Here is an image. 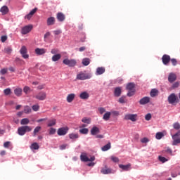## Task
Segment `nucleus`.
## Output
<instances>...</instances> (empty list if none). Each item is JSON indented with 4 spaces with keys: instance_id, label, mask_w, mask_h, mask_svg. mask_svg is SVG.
Wrapping results in <instances>:
<instances>
[{
    "instance_id": "nucleus-1",
    "label": "nucleus",
    "mask_w": 180,
    "mask_h": 180,
    "mask_svg": "<svg viewBox=\"0 0 180 180\" xmlns=\"http://www.w3.org/2000/svg\"><path fill=\"white\" fill-rule=\"evenodd\" d=\"M91 77L92 76L91 75L82 71L77 73L76 79H78L79 81H85V79H91Z\"/></svg>"
},
{
    "instance_id": "nucleus-2",
    "label": "nucleus",
    "mask_w": 180,
    "mask_h": 180,
    "mask_svg": "<svg viewBox=\"0 0 180 180\" xmlns=\"http://www.w3.org/2000/svg\"><path fill=\"white\" fill-rule=\"evenodd\" d=\"M32 131V128L30 126H22L18 129V133L19 136H25L27 132Z\"/></svg>"
},
{
    "instance_id": "nucleus-3",
    "label": "nucleus",
    "mask_w": 180,
    "mask_h": 180,
    "mask_svg": "<svg viewBox=\"0 0 180 180\" xmlns=\"http://www.w3.org/2000/svg\"><path fill=\"white\" fill-rule=\"evenodd\" d=\"M126 89L128 91L127 96H133L134 94H136V89H134V83H129L127 86Z\"/></svg>"
},
{
    "instance_id": "nucleus-4",
    "label": "nucleus",
    "mask_w": 180,
    "mask_h": 180,
    "mask_svg": "<svg viewBox=\"0 0 180 180\" xmlns=\"http://www.w3.org/2000/svg\"><path fill=\"white\" fill-rule=\"evenodd\" d=\"M63 63L65 65H68V67H75V65H77V60L75 59L65 58L63 60Z\"/></svg>"
},
{
    "instance_id": "nucleus-5",
    "label": "nucleus",
    "mask_w": 180,
    "mask_h": 180,
    "mask_svg": "<svg viewBox=\"0 0 180 180\" xmlns=\"http://www.w3.org/2000/svg\"><path fill=\"white\" fill-rule=\"evenodd\" d=\"M167 101L170 105H174V103H177L178 96L175 94H171L167 98Z\"/></svg>"
},
{
    "instance_id": "nucleus-6",
    "label": "nucleus",
    "mask_w": 180,
    "mask_h": 180,
    "mask_svg": "<svg viewBox=\"0 0 180 180\" xmlns=\"http://www.w3.org/2000/svg\"><path fill=\"white\" fill-rule=\"evenodd\" d=\"M124 119V120H131V122H137V114H127Z\"/></svg>"
},
{
    "instance_id": "nucleus-7",
    "label": "nucleus",
    "mask_w": 180,
    "mask_h": 180,
    "mask_svg": "<svg viewBox=\"0 0 180 180\" xmlns=\"http://www.w3.org/2000/svg\"><path fill=\"white\" fill-rule=\"evenodd\" d=\"M33 29V25H28L25 27H23L21 30L22 34H27V33H30L32 32V30Z\"/></svg>"
},
{
    "instance_id": "nucleus-8",
    "label": "nucleus",
    "mask_w": 180,
    "mask_h": 180,
    "mask_svg": "<svg viewBox=\"0 0 180 180\" xmlns=\"http://www.w3.org/2000/svg\"><path fill=\"white\" fill-rule=\"evenodd\" d=\"M20 53L22 57L25 60L29 58V54H27V48L26 46H22L20 50Z\"/></svg>"
},
{
    "instance_id": "nucleus-9",
    "label": "nucleus",
    "mask_w": 180,
    "mask_h": 180,
    "mask_svg": "<svg viewBox=\"0 0 180 180\" xmlns=\"http://www.w3.org/2000/svg\"><path fill=\"white\" fill-rule=\"evenodd\" d=\"M35 98L38 101H44L47 98V94L44 91H41L35 96Z\"/></svg>"
},
{
    "instance_id": "nucleus-10",
    "label": "nucleus",
    "mask_w": 180,
    "mask_h": 180,
    "mask_svg": "<svg viewBox=\"0 0 180 180\" xmlns=\"http://www.w3.org/2000/svg\"><path fill=\"white\" fill-rule=\"evenodd\" d=\"M68 133V127H61L58 129V136H65Z\"/></svg>"
},
{
    "instance_id": "nucleus-11",
    "label": "nucleus",
    "mask_w": 180,
    "mask_h": 180,
    "mask_svg": "<svg viewBox=\"0 0 180 180\" xmlns=\"http://www.w3.org/2000/svg\"><path fill=\"white\" fill-rule=\"evenodd\" d=\"M162 61L165 65H168V64H169V61H171V56L167 54L163 55L162 57Z\"/></svg>"
},
{
    "instance_id": "nucleus-12",
    "label": "nucleus",
    "mask_w": 180,
    "mask_h": 180,
    "mask_svg": "<svg viewBox=\"0 0 180 180\" xmlns=\"http://www.w3.org/2000/svg\"><path fill=\"white\" fill-rule=\"evenodd\" d=\"M168 81L169 82H170V84H172V82H175V81H176V74L174 72L169 73L168 76Z\"/></svg>"
},
{
    "instance_id": "nucleus-13",
    "label": "nucleus",
    "mask_w": 180,
    "mask_h": 180,
    "mask_svg": "<svg viewBox=\"0 0 180 180\" xmlns=\"http://www.w3.org/2000/svg\"><path fill=\"white\" fill-rule=\"evenodd\" d=\"M150 97L145 96L139 101V103L140 105H147V103H150Z\"/></svg>"
},
{
    "instance_id": "nucleus-14",
    "label": "nucleus",
    "mask_w": 180,
    "mask_h": 180,
    "mask_svg": "<svg viewBox=\"0 0 180 180\" xmlns=\"http://www.w3.org/2000/svg\"><path fill=\"white\" fill-rule=\"evenodd\" d=\"M56 124H57V120H56V118H51L48 120V127H53V126H56Z\"/></svg>"
},
{
    "instance_id": "nucleus-15",
    "label": "nucleus",
    "mask_w": 180,
    "mask_h": 180,
    "mask_svg": "<svg viewBox=\"0 0 180 180\" xmlns=\"http://www.w3.org/2000/svg\"><path fill=\"white\" fill-rule=\"evenodd\" d=\"M47 51L45 49H40V48H37L35 49V53L37 55V56H43V54H46V52Z\"/></svg>"
},
{
    "instance_id": "nucleus-16",
    "label": "nucleus",
    "mask_w": 180,
    "mask_h": 180,
    "mask_svg": "<svg viewBox=\"0 0 180 180\" xmlns=\"http://www.w3.org/2000/svg\"><path fill=\"white\" fill-rule=\"evenodd\" d=\"M56 18L58 22H64L65 20V15L61 12L57 13Z\"/></svg>"
},
{
    "instance_id": "nucleus-17",
    "label": "nucleus",
    "mask_w": 180,
    "mask_h": 180,
    "mask_svg": "<svg viewBox=\"0 0 180 180\" xmlns=\"http://www.w3.org/2000/svg\"><path fill=\"white\" fill-rule=\"evenodd\" d=\"M106 70L103 67H100L96 68V75H102V74H105Z\"/></svg>"
},
{
    "instance_id": "nucleus-18",
    "label": "nucleus",
    "mask_w": 180,
    "mask_h": 180,
    "mask_svg": "<svg viewBox=\"0 0 180 180\" xmlns=\"http://www.w3.org/2000/svg\"><path fill=\"white\" fill-rule=\"evenodd\" d=\"M119 167L122 171H129L131 168V164L129 163L126 165H119Z\"/></svg>"
},
{
    "instance_id": "nucleus-19",
    "label": "nucleus",
    "mask_w": 180,
    "mask_h": 180,
    "mask_svg": "<svg viewBox=\"0 0 180 180\" xmlns=\"http://www.w3.org/2000/svg\"><path fill=\"white\" fill-rule=\"evenodd\" d=\"M101 174H103V175H106L108 174H112V170L108 168L107 166H105V167L101 169Z\"/></svg>"
},
{
    "instance_id": "nucleus-20",
    "label": "nucleus",
    "mask_w": 180,
    "mask_h": 180,
    "mask_svg": "<svg viewBox=\"0 0 180 180\" xmlns=\"http://www.w3.org/2000/svg\"><path fill=\"white\" fill-rule=\"evenodd\" d=\"M100 131L97 127H93L90 131L91 136H96Z\"/></svg>"
},
{
    "instance_id": "nucleus-21",
    "label": "nucleus",
    "mask_w": 180,
    "mask_h": 180,
    "mask_svg": "<svg viewBox=\"0 0 180 180\" xmlns=\"http://www.w3.org/2000/svg\"><path fill=\"white\" fill-rule=\"evenodd\" d=\"M114 95L117 98H119L122 95V87H116L114 91Z\"/></svg>"
},
{
    "instance_id": "nucleus-22",
    "label": "nucleus",
    "mask_w": 180,
    "mask_h": 180,
    "mask_svg": "<svg viewBox=\"0 0 180 180\" xmlns=\"http://www.w3.org/2000/svg\"><path fill=\"white\" fill-rule=\"evenodd\" d=\"M80 99L86 100L89 98V94L86 91H83L79 94Z\"/></svg>"
},
{
    "instance_id": "nucleus-23",
    "label": "nucleus",
    "mask_w": 180,
    "mask_h": 180,
    "mask_svg": "<svg viewBox=\"0 0 180 180\" xmlns=\"http://www.w3.org/2000/svg\"><path fill=\"white\" fill-rule=\"evenodd\" d=\"M56 23V18L54 17H50L47 19L48 26H53Z\"/></svg>"
},
{
    "instance_id": "nucleus-24",
    "label": "nucleus",
    "mask_w": 180,
    "mask_h": 180,
    "mask_svg": "<svg viewBox=\"0 0 180 180\" xmlns=\"http://www.w3.org/2000/svg\"><path fill=\"white\" fill-rule=\"evenodd\" d=\"M22 92H23L22 88H16L14 89V94L16 96H22Z\"/></svg>"
},
{
    "instance_id": "nucleus-25",
    "label": "nucleus",
    "mask_w": 180,
    "mask_h": 180,
    "mask_svg": "<svg viewBox=\"0 0 180 180\" xmlns=\"http://www.w3.org/2000/svg\"><path fill=\"white\" fill-rule=\"evenodd\" d=\"M0 12H1L2 15H6L9 12V8L6 6H4L1 8Z\"/></svg>"
},
{
    "instance_id": "nucleus-26",
    "label": "nucleus",
    "mask_w": 180,
    "mask_h": 180,
    "mask_svg": "<svg viewBox=\"0 0 180 180\" xmlns=\"http://www.w3.org/2000/svg\"><path fill=\"white\" fill-rule=\"evenodd\" d=\"M74 99H75V94H70L68 95L67 102H68V103H71V102H72V101H74Z\"/></svg>"
},
{
    "instance_id": "nucleus-27",
    "label": "nucleus",
    "mask_w": 180,
    "mask_h": 180,
    "mask_svg": "<svg viewBox=\"0 0 180 180\" xmlns=\"http://www.w3.org/2000/svg\"><path fill=\"white\" fill-rule=\"evenodd\" d=\"M90 63H91V59L88 58H83L82 61V64H83V65H84L85 67H86L87 65H89Z\"/></svg>"
},
{
    "instance_id": "nucleus-28",
    "label": "nucleus",
    "mask_w": 180,
    "mask_h": 180,
    "mask_svg": "<svg viewBox=\"0 0 180 180\" xmlns=\"http://www.w3.org/2000/svg\"><path fill=\"white\" fill-rule=\"evenodd\" d=\"M111 115H112V113L110 112H105L103 116V120H105V122H108V120H109V119H110Z\"/></svg>"
},
{
    "instance_id": "nucleus-29",
    "label": "nucleus",
    "mask_w": 180,
    "mask_h": 180,
    "mask_svg": "<svg viewBox=\"0 0 180 180\" xmlns=\"http://www.w3.org/2000/svg\"><path fill=\"white\" fill-rule=\"evenodd\" d=\"M60 59H61V54L60 53H57L52 56V61L53 62L58 61V60H60Z\"/></svg>"
},
{
    "instance_id": "nucleus-30",
    "label": "nucleus",
    "mask_w": 180,
    "mask_h": 180,
    "mask_svg": "<svg viewBox=\"0 0 180 180\" xmlns=\"http://www.w3.org/2000/svg\"><path fill=\"white\" fill-rule=\"evenodd\" d=\"M79 137V135L78 134L72 133L69 134V139L70 140H77Z\"/></svg>"
},
{
    "instance_id": "nucleus-31",
    "label": "nucleus",
    "mask_w": 180,
    "mask_h": 180,
    "mask_svg": "<svg viewBox=\"0 0 180 180\" xmlns=\"http://www.w3.org/2000/svg\"><path fill=\"white\" fill-rule=\"evenodd\" d=\"M30 148L31 150H39L40 148V146H39V143L34 142L31 144Z\"/></svg>"
},
{
    "instance_id": "nucleus-32",
    "label": "nucleus",
    "mask_w": 180,
    "mask_h": 180,
    "mask_svg": "<svg viewBox=\"0 0 180 180\" xmlns=\"http://www.w3.org/2000/svg\"><path fill=\"white\" fill-rule=\"evenodd\" d=\"M24 113L26 115H29V113H32V108L29 107V105H25L24 107Z\"/></svg>"
},
{
    "instance_id": "nucleus-33",
    "label": "nucleus",
    "mask_w": 180,
    "mask_h": 180,
    "mask_svg": "<svg viewBox=\"0 0 180 180\" xmlns=\"http://www.w3.org/2000/svg\"><path fill=\"white\" fill-rule=\"evenodd\" d=\"M110 148H111V145H110V142H109L105 146H103L101 148V150L102 151H108V150H110Z\"/></svg>"
},
{
    "instance_id": "nucleus-34",
    "label": "nucleus",
    "mask_w": 180,
    "mask_h": 180,
    "mask_svg": "<svg viewBox=\"0 0 180 180\" xmlns=\"http://www.w3.org/2000/svg\"><path fill=\"white\" fill-rule=\"evenodd\" d=\"M158 95V90H157L156 89H153L151 90L150 96L152 98H154L155 96H157Z\"/></svg>"
},
{
    "instance_id": "nucleus-35",
    "label": "nucleus",
    "mask_w": 180,
    "mask_h": 180,
    "mask_svg": "<svg viewBox=\"0 0 180 180\" xmlns=\"http://www.w3.org/2000/svg\"><path fill=\"white\" fill-rule=\"evenodd\" d=\"M29 123H30V120L28 118H23L20 121V124L22 125L29 124Z\"/></svg>"
},
{
    "instance_id": "nucleus-36",
    "label": "nucleus",
    "mask_w": 180,
    "mask_h": 180,
    "mask_svg": "<svg viewBox=\"0 0 180 180\" xmlns=\"http://www.w3.org/2000/svg\"><path fill=\"white\" fill-rule=\"evenodd\" d=\"M79 131L81 134H88L89 130L88 129V128H83L79 129Z\"/></svg>"
},
{
    "instance_id": "nucleus-37",
    "label": "nucleus",
    "mask_w": 180,
    "mask_h": 180,
    "mask_svg": "<svg viewBox=\"0 0 180 180\" xmlns=\"http://www.w3.org/2000/svg\"><path fill=\"white\" fill-rule=\"evenodd\" d=\"M4 53L6 54H11L12 53V47L11 46H7L4 49Z\"/></svg>"
},
{
    "instance_id": "nucleus-38",
    "label": "nucleus",
    "mask_w": 180,
    "mask_h": 180,
    "mask_svg": "<svg viewBox=\"0 0 180 180\" xmlns=\"http://www.w3.org/2000/svg\"><path fill=\"white\" fill-rule=\"evenodd\" d=\"M157 140H161L162 138L164 137V133L162 132H158L155 136Z\"/></svg>"
},
{
    "instance_id": "nucleus-39",
    "label": "nucleus",
    "mask_w": 180,
    "mask_h": 180,
    "mask_svg": "<svg viewBox=\"0 0 180 180\" xmlns=\"http://www.w3.org/2000/svg\"><path fill=\"white\" fill-rule=\"evenodd\" d=\"M80 158L82 161H84V162H88L89 161V158L86 155H81Z\"/></svg>"
},
{
    "instance_id": "nucleus-40",
    "label": "nucleus",
    "mask_w": 180,
    "mask_h": 180,
    "mask_svg": "<svg viewBox=\"0 0 180 180\" xmlns=\"http://www.w3.org/2000/svg\"><path fill=\"white\" fill-rule=\"evenodd\" d=\"M82 122L83 123H86V124H91V119L87 117L82 118Z\"/></svg>"
},
{
    "instance_id": "nucleus-41",
    "label": "nucleus",
    "mask_w": 180,
    "mask_h": 180,
    "mask_svg": "<svg viewBox=\"0 0 180 180\" xmlns=\"http://www.w3.org/2000/svg\"><path fill=\"white\" fill-rule=\"evenodd\" d=\"M41 130V127H37L33 131V136H35L36 134H37V133H39V131H40Z\"/></svg>"
},
{
    "instance_id": "nucleus-42",
    "label": "nucleus",
    "mask_w": 180,
    "mask_h": 180,
    "mask_svg": "<svg viewBox=\"0 0 180 180\" xmlns=\"http://www.w3.org/2000/svg\"><path fill=\"white\" fill-rule=\"evenodd\" d=\"M163 154L167 153V154H172V150L169 148V147L165 148V150L162 151Z\"/></svg>"
},
{
    "instance_id": "nucleus-43",
    "label": "nucleus",
    "mask_w": 180,
    "mask_h": 180,
    "mask_svg": "<svg viewBox=\"0 0 180 180\" xmlns=\"http://www.w3.org/2000/svg\"><path fill=\"white\" fill-rule=\"evenodd\" d=\"M4 94L8 96V95H11V94H12V90H11V88H7L6 89L4 90Z\"/></svg>"
},
{
    "instance_id": "nucleus-44",
    "label": "nucleus",
    "mask_w": 180,
    "mask_h": 180,
    "mask_svg": "<svg viewBox=\"0 0 180 180\" xmlns=\"http://www.w3.org/2000/svg\"><path fill=\"white\" fill-rule=\"evenodd\" d=\"M173 127L175 130H179L180 129V124L179 122H175L173 124Z\"/></svg>"
},
{
    "instance_id": "nucleus-45",
    "label": "nucleus",
    "mask_w": 180,
    "mask_h": 180,
    "mask_svg": "<svg viewBox=\"0 0 180 180\" xmlns=\"http://www.w3.org/2000/svg\"><path fill=\"white\" fill-rule=\"evenodd\" d=\"M176 144H180V138L173 139V146H176Z\"/></svg>"
},
{
    "instance_id": "nucleus-46",
    "label": "nucleus",
    "mask_w": 180,
    "mask_h": 180,
    "mask_svg": "<svg viewBox=\"0 0 180 180\" xmlns=\"http://www.w3.org/2000/svg\"><path fill=\"white\" fill-rule=\"evenodd\" d=\"M32 110H34V112H37L39 110V109H40V106L39 105V104H36L32 105Z\"/></svg>"
},
{
    "instance_id": "nucleus-47",
    "label": "nucleus",
    "mask_w": 180,
    "mask_h": 180,
    "mask_svg": "<svg viewBox=\"0 0 180 180\" xmlns=\"http://www.w3.org/2000/svg\"><path fill=\"white\" fill-rule=\"evenodd\" d=\"M159 161L164 163L167 162V161H168V159L165 158V157L159 156Z\"/></svg>"
},
{
    "instance_id": "nucleus-48",
    "label": "nucleus",
    "mask_w": 180,
    "mask_h": 180,
    "mask_svg": "<svg viewBox=\"0 0 180 180\" xmlns=\"http://www.w3.org/2000/svg\"><path fill=\"white\" fill-rule=\"evenodd\" d=\"M7 40H8V36L6 35L1 36V43H5Z\"/></svg>"
},
{
    "instance_id": "nucleus-49",
    "label": "nucleus",
    "mask_w": 180,
    "mask_h": 180,
    "mask_svg": "<svg viewBox=\"0 0 180 180\" xmlns=\"http://www.w3.org/2000/svg\"><path fill=\"white\" fill-rule=\"evenodd\" d=\"M98 111L100 112V115H103L106 112V109L105 108H98Z\"/></svg>"
},
{
    "instance_id": "nucleus-50",
    "label": "nucleus",
    "mask_w": 180,
    "mask_h": 180,
    "mask_svg": "<svg viewBox=\"0 0 180 180\" xmlns=\"http://www.w3.org/2000/svg\"><path fill=\"white\" fill-rule=\"evenodd\" d=\"M30 91V87L27 86H25L24 88H23V92L25 94H29V91Z\"/></svg>"
},
{
    "instance_id": "nucleus-51",
    "label": "nucleus",
    "mask_w": 180,
    "mask_h": 180,
    "mask_svg": "<svg viewBox=\"0 0 180 180\" xmlns=\"http://www.w3.org/2000/svg\"><path fill=\"white\" fill-rule=\"evenodd\" d=\"M178 137H180V130H179L174 135H172V139H178Z\"/></svg>"
},
{
    "instance_id": "nucleus-52",
    "label": "nucleus",
    "mask_w": 180,
    "mask_h": 180,
    "mask_svg": "<svg viewBox=\"0 0 180 180\" xmlns=\"http://www.w3.org/2000/svg\"><path fill=\"white\" fill-rule=\"evenodd\" d=\"M170 61H171L172 65H174V66H175L178 64V61L175 58L170 59Z\"/></svg>"
},
{
    "instance_id": "nucleus-53",
    "label": "nucleus",
    "mask_w": 180,
    "mask_h": 180,
    "mask_svg": "<svg viewBox=\"0 0 180 180\" xmlns=\"http://www.w3.org/2000/svg\"><path fill=\"white\" fill-rule=\"evenodd\" d=\"M49 134L50 135H53V134H56V129L51 127L49 129Z\"/></svg>"
},
{
    "instance_id": "nucleus-54",
    "label": "nucleus",
    "mask_w": 180,
    "mask_h": 180,
    "mask_svg": "<svg viewBox=\"0 0 180 180\" xmlns=\"http://www.w3.org/2000/svg\"><path fill=\"white\" fill-rule=\"evenodd\" d=\"M151 114L150 113H148L146 116H145V120H147L148 122L149 120H151Z\"/></svg>"
},
{
    "instance_id": "nucleus-55",
    "label": "nucleus",
    "mask_w": 180,
    "mask_h": 180,
    "mask_svg": "<svg viewBox=\"0 0 180 180\" xmlns=\"http://www.w3.org/2000/svg\"><path fill=\"white\" fill-rule=\"evenodd\" d=\"M179 86V82H176L172 84V88L173 89H175V88H178Z\"/></svg>"
},
{
    "instance_id": "nucleus-56",
    "label": "nucleus",
    "mask_w": 180,
    "mask_h": 180,
    "mask_svg": "<svg viewBox=\"0 0 180 180\" xmlns=\"http://www.w3.org/2000/svg\"><path fill=\"white\" fill-rule=\"evenodd\" d=\"M111 160L113 161V162H119V158L111 156Z\"/></svg>"
},
{
    "instance_id": "nucleus-57",
    "label": "nucleus",
    "mask_w": 180,
    "mask_h": 180,
    "mask_svg": "<svg viewBox=\"0 0 180 180\" xmlns=\"http://www.w3.org/2000/svg\"><path fill=\"white\" fill-rule=\"evenodd\" d=\"M59 50L58 49H52L51 51V54H55V56H56V54H58V53H59Z\"/></svg>"
},
{
    "instance_id": "nucleus-58",
    "label": "nucleus",
    "mask_w": 180,
    "mask_h": 180,
    "mask_svg": "<svg viewBox=\"0 0 180 180\" xmlns=\"http://www.w3.org/2000/svg\"><path fill=\"white\" fill-rule=\"evenodd\" d=\"M150 141V140L148 139V138L144 137L142 139H141V143H148Z\"/></svg>"
},
{
    "instance_id": "nucleus-59",
    "label": "nucleus",
    "mask_w": 180,
    "mask_h": 180,
    "mask_svg": "<svg viewBox=\"0 0 180 180\" xmlns=\"http://www.w3.org/2000/svg\"><path fill=\"white\" fill-rule=\"evenodd\" d=\"M6 72H8V69L6 68L1 69L0 71V73L1 74V75H5Z\"/></svg>"
},
{
    "instance_id": "nucleus-60",
    "label": "nucleus",
    "mask_w": 180,
    "mask_h": 180,
    "mask_svg": "<svg viewBox=\"0 0 180 180\" xmlns=\"http://www.w3.org/2000/svg\"><path fill=\"white\" fill-rule=\"evenodd\" d=\"M9 146H11V142L10 141H6L4 143V147L5 148H9Z\"/></svg>"
},
{
    "instance_id": "nucleus-61",
    "label": "nucleus",
    "mask_w": 180,
    "mask_h": 180,
    "mask_svg": "<svg viewBox=\"0 0 180 180\" xmlns=\"http://www.w3.org/2000/svg\"><path fill=\"white\" fill-rule=\"evenodd\" d=\"M118 102L120 103H125L126 101H124V97H120L118 100Z\"/></svg>"
},
{
    "instance_id": "nucleus-62",
    "label": "nucleus",
    "mask_w": 180,
    "mask_h": 180,
    "mask_svg": "<svg viewBox=\"0 0 180 180\" xmlns=\"http://www.w3.org/2000/svg\"><path fill=\"white\" fill-rule=\"evenodd\" d=\"M53 33L56 36H58V34H61L62 32L60 30L53 31Z\"/></svg>"
},
{
    "instance_id": "nucleus-63",
    "label": "nucleus",
    "mask_w": 180,
    "mask_h": 180,
    "mask_svg": "<svg viewBox=\"0 0 180 180\" xmlns=\"http://www.w3.org/2000/svg\"><path fill=\"white\" fill-rule=\"evenodd\" d=\"M35 12H37V8H34V9H32V10L30 12V15H32L33 16Z\"/></svg>"
},
{
    "instance_id": "nucleus-64",
    "label": "nucleus",
    "mask_w": 180,
    "mask_h": 180,
    "mask_svg": "<svg viewBox=\"0 0 180 180\" xmlns=\"http://www.w3.org/2000/svg\"><path fill=\"white\" fill-rule=\"evenodd\" d=\"M67 144L60 146V150H65V148H67Z\"/></svg>"
}]
</instances>
